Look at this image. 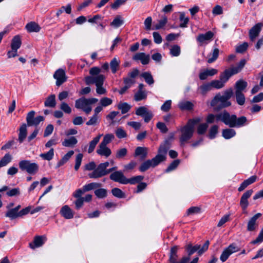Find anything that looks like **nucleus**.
<instances>
[{
	"label": "nucleus",
	"mask_w": 263,
	"mask_h": 263,
	"mask_svg": "<svg viewBox=\"0 0 263 263\" xmlns=\"http://www.w3.org/2000/svg\"><path fill=\"white\" fill-rule=\"evenodd\" d=\"M217 118L218 121H220L231 128L242 127L247 122V119L245 116L237 118L236 115L230 114L226 110L217 114Z\"/></svg>",
	"instance_id": "f257e3e1"
},
{
	"label": "nucleus",
	"mask_w": 263,
	"mask_h": 263,
	"mask_svg": "<svg viewBox=\"0 0 263 263\" xmlns=\"http://www.w3.org/2000/svg\"><path fill=\"white\" fill-rule=\"evenodd\" d=\"M233 95V89L230 88L223 92V95L220 93H217L211 101L210 105L213 108L215 111H218L220 110L228 107L231 105L230 99Z\"/></svg>",
	"instance_id": "f03ea898"
},
{
	"label": "nucleus",
	"mask_w": 263,
	"mask_h": 263,
	"mask_svg": "<svg viewBox=\"0 0 263 263\" xmlns=\"http://www.w3.org/2000/svg\"><path fill=\"white\" fill-rule=\"evenodd\" d=\"M201 121L199 118L190 119L186 125L181 129V135L180 137V145L183 146L192 137L195 126Z\"/></svg>",
	"instance_id": "7ed1b4c3"
},
{
	"label": "nucleus",
	"mask_w": 263,
	"mask_h": 263,
	"mask_svg": "<svg viewBox=\"0 0 263 263\" xmlns=\"http://www.w3.org/2000/svg\"><path fill=\"white\" fill-rule=\"evenodd\" d=\"M105 78L103 74L97 77L86 76L85 77V82L87 85L95 84L97 87L96 92L99 95H103L106 93L105 88L102 87Z\"/></svg>",
	"instance_id": "20e7f679"
},
{
	"label": "nucleus",
	"mask_w": 263,
	"mask_h": 263,
	"mask_svg": "<svg viewBox=\"0 0 263 263\" xmlns=\"http://www.w3.org/2000/svg\"><path fill=\"white\" fill-rule=\"evenodd\" d=\"M20 168L22 171H26L31 175H35L39 170V165L34 162H31L29 160H24L18 163Z\"/></svg>",
	"instance_id": "39448f33"
},
{
	"label": "nucleus",
	"mask_w": 263,
	"mask_h": 263,
	"mask_svg": "<svg viewBox=\"0 0 263 263\" xmlns=\"http://www.w3.org/2000/svg\"><path fill=\"white\" fill-rule=\"evenodd\" d=\"M108 162L99 164L96 169L88 174L90 178L97 179L107 175V167L109 166Z\"/></svg>",
	"instance_id": "423d86ee"
},
{
	"label": "nucleus",
	"mask_w": 263,
	"mask_h": 263,
	"mask_svg": "<svg viewBox=\"0 0 263 263\" xmlns=\"http://www.w3.org/2000/svg\"><path fill=\"white\" fill-rule=\"evenodd\" d=\"M108 162L99 164L96 169L88 174L90 178L97 179L107 175V167L109 166Z\"/></svg>",
	"instance_id": "0eeeda50"
},
{
	"label": "nucleus",
	"mask_w": 263,
	"mask_h": 263,
	"mask_svg": "<svg viewBox=\"0 0 263 263\" xmlns=\"http://www.w3.org/2000/svg\"><path fill=\"white\" fill-rule=\"evenodd\" d=\"M231 77L228 72L224 70L223 72L220 73L219 80H215L211 82L212 88L219 89L223 88L225 85V83L229 81Z\"/></svg>",
	"instance_id": "6e6552de"
},
{
	"label": "nucleus",
	"mask_w": 263,
	"mask_h": 263,
	"mask_svg": "<svg viewBox=\"0 0 263 263\" xmlns=\"http://www.w3.org/2000/svg\"><path fill=\"white\" fill-rule=\"evenodd\" d=\"M31 209V206H28L22 210L20 212H17L13 208L10 209L5 213V216L10 218V220H14L18 217H22L23 216L28 214L30 210Z\"/></svg>",
	"instance_id": "1a4fd4ad"
},
{
	"label": "nucleus",
	"mask_w": 263,
	"mask_h": 263,
	"mask_svg": "<svg viewBox=\"0 0 263 263\" xmlns=\"http://www.w3.org/2000/svg\"><path fill=\"white\" fill-rule=\"evenodd\" d=\"M178 250V247L177 246H173L171 248L169 254V263H187L190 260V257L189 256H183L179 261H177L178 257L177 255Z\"/></svg>",
	"instance_id": "9d476101"
},
{
	"label": "nucleus",
	"mask_w": 263,
	"mask_h": 263,
	"mask_svg": "<svg viewBox=\"0 0 263 263\" xmlns=\"http://www.w3.org/2000/svg\"><path fill=\"white\" fill-rule=\"evenodd\" d=\"M240 250V248L237 246L235 243L230 244L228 247L225 248L222 251L220 259L222 262H225L229 257V256Z\"/></svg>",
	"instance_id": "9b49d317"
},
{
	"label": "nucleus",
	"mask_w": 263,
	"mask_h": 263,
	"mask_svg": "<svg viewBox=\"0 0 263 263\" xmlns=\"http://www.w3.org/2000/svg\"><path fill=\"white\" fill-rule=\"evenodd\" d=\"M35 111L31 110L29 111L26 116V121L28 126H37L40 123L44 120V117L41 116L34 117Z\"/></svg>",
	"instance_id": "f8f14e48"
},
{
	"label": "nucleus",
	"mask_w": 263,
	"mask_h": 263,
	"mask_svg": "<svg viewBox=\"0 0 263 263\" xmlns=\"http://www.w3.org/2000/svg\"><path fill=\"white\" fill-rule=\"evenodd\" d=\"M135 114L137 116L143 118L145 122L148 123L153 117V114L152 111L148 110L145 106H141L137 108Z\"/></svg>",
	"instance_id": "ddd939ff"
},
{
	"label": "nucleus",
	"mask_w": 263,
	"mask_h": 263,
	"mask_svg": "<svg viewBox=\"0 0 263 263\" xmlns=\"http://www.w3.org/2000/svg\"><path fill=\"white\" fill-rule=\"evenodd\" d=\"M159 158L154 157L151 160H148L143 162L139 167V171L144 172L150 167H154L160 163Z\"/></svg>",
	"instance_id": "4468645a"
},
{
	"label": "nucleus",
	"mask_w": 263,
	"mask_h": 263,
	"mask_svg": "<svg viewBox=\"0 0 263 263\" xmlns=\"http://www.w3.org/2000/svg\"><path fill=\"white\" fill-rule=\"evenodd\" d=\"M53 77L56 79V85L61 86L67 80V77L65 74V70L60 68L56 70L53 74Z\"/></svg>",
	"instance_id": "2eb2a0df"
},
{
	"label": "nucleus",
	"mask_w": 263,
	"mask_h": 263,
	"mask_svg": "<svg viewBox=\"0 0 263 263\" xmlns=\"http://www.w3.org/2000/svg\"><path fill=\"white\" fill-rule=\"evenodd\" d=\"M47 238L44 235H37L34 237L32 242L29 243V247L32 249H35L37 248L42 247L46 242Z\"/></svg>",
	"instance_id": "dca6fc26"
},
{
	"label": "nucleus",
	"mask_w": 263,
	"mask_h": 263,
	"mask_svg": "<svg viewBox=\"0 0 263 263\" xmlns=\"http://www.w3.org/2000/svg\"><path fill=\"white\" fill-rule=\"evenodd\" d=\"M110 179L121 184H126L127 178L121 171H116L110 175Z\"/></svg>",
	"instance_id": "f3484780"
},
{
	"label": "nucleus",
	"mask_w": 263,
	"mask_h": 263,
	"mask_svg": "<svg viewBox=\"0 0 263 263\" xmlns=\"http://www.w3.org/2000/svg\"><path fill=\"white\" fill-rule=\"evenodd\" d=\"M246 63L245 59H241L238 64L235 66H231L229 68L226 69V70L228 72L229 75L232 77L239 73L243 68Z\"/></svg>",
	"instance_id": "a211bd4d"
},
{
	"label": "nucleus",
	"mask_w": 263,
	"mask_h": 263,
	"mask_svg": "<svg viewBox=\"0 0 263 263\" xmlns=\"http://www.w3.org/2000/svg\"><path fill=\"white\" fill-rule=\"evenodd\" d=\"M262 27L263 24L262 23H258L251 28L249 32V37L251 41H254L259 35Z\"/></svg>",
	"instance_id": "6ab92c4d"
},
{
	"label": "nucleus",
	"mask_w": 263,
	"mask_h": 263,
	"mask_svg": "<svg viewBox=\"0 0 263 263\" xmlns=\"http://www.w3.org/2000/svg\"><path fill=\"white\" fill-rule=\"evenodd\" d=\"M253 192V190H249L245 192L240 200V205L243 210H246L249 205L248 199L251 197Z\"/></svg>",
	"instance_id": "aec40b11"
},
{
	"label": "nucleus",
	"mask_w": 263,
	"mask_h": 263,
	"mask_svg": "<svg viewBox=\"0 0 263 263\" xmlns=\"http://www.w3.org/2000/svg\"><path fill=\"white\" fill-rule=\"evenodd\" d=\"M214 33L211 31H209L205 34H199L197 37V41L201 44H203L212 41Z\"/></svg>",
	"instance_id": "412c9836"
},
{
	"label": "nucleus",
	"mask_w": 263,
	"mask_h": 263,
	"mask_svg": "<svg viewBox=\"0 0 263 263\" xmlns=\"http://www.w3.org/2000/svg\"><path fill=\"white\" fill-rule=\"evenodd\" d=\"M261 216V214L258 213L250 218L247 224V230L248 231H253L256 229V227H257L256 220Z\"/></svg>",
	"instance_id": "4be33fe9"
},
{
	"label": "nucleus",
	"mask_w": 263,
	"mask_h": 263,
	"mask_svg": "<svg viewBox=\"0 0 263 263\" xmlns=\"http://www.w3.org/2000/svg\"><path fill=\"white\" fill-rule=\"evenodd\" d=\"M133 59L135 61H140L143 65H146L149 63L150 57L149 55L144 52H139L136 53L133 57Z\"/></svg>",
	"instance_id": "5701e85b"
},
{
	"label": "nucleus",
	"mask_w": 263,
	"mask_h": 263,
	"mask_svg": "<svg viewBox=\"0 0 263 263\" xmlns=\"http://www.w3.org/2000/svg\"><path fill=\"white\" fill-rule=\"evenodd\" d=\"M60 213L61 215L66 219H72L74 216V212L69 206L67 205L62 207Z\"/></svg>",
	"instance_id": "b1692460"
},
{
	"label": "nucleus",
	"mask_w": 263,
	"mask_h": 263,
	"mask_svg": "<svg viewBox=\"0 0 263 263\" xmlns=\"http://www.w3.org/2000/svg\"><path fill=\"white\" fill-rule=\"evenodd\" d=\"M218 70L216 69H206L204 71L200 72L199 74V78L201 80H204L207 79L208 77L213 76L217 74Z\"/></svg>",
	"instance_id": "393cba45"
},
{
	"label": "nucleus",
	"mask_w": 263,
	"mask_h": 263,
	"mask_svg": "<svg viewBox=\"0 0 263 263\" xmlns=\"http://www.w3.org/2000/svg\"><path fill=\"white\" fill-rule=\"evenodd\" d=\"M168 149L169 148L164 144L160 145L158 149V154L155 156V157L159 158V160H160V163L166 160V155Z\"/></svg>",
	"instance_id": "a878e982"
},
{
	"label": "nucleus",
	"mask_w": 263,
	"mask_h": 263,
	"mask_svg": "<svg viewBox=\"0 0 263 263\" xmlns=\"http://www.w3.org/2000/svg\"><path fill=\"white\" fill-rule=\"evenodd\" d=\"M97 153L101 156L108 157L111 154V151L109 148L106 145L99 144L98 148L96 151Z\"/></svg>",
	"instance_id": "bb28decb"
},
{
	"label": "nucleus",
	"mask_w": 263,
	"mask_h": 263,
	"mask_svg": "<svg viewBox=\"0 0 263 263\" xmlns=\"http://www.w3.org/2000/svg\"><path fill=\"white\" fill-rule=\"evenodd\" d=\"M248 86V83L246 81L240 79L238 80L235 84V92H243Z\"/></svg>",
	"instance_id": "cd10ccee"
},
{
	"label": "nucleus",
	"mask_w": 263,
	"mask_h": 263,
	"mask_svg": "<svg viewBox=\"0 0 263 263\" xmlns=\"http://www.w3.org/2000/svg\"><path fill=\"white\" fill-rule=\"evenodd\" d=\"M27 134V125L25 123L23 124L19 129L18 140L20 143H22L26 138Z\"/></svg>",
	"instance_id": "c85d7f7f"
},
{
	"label": "nucleus",
	"mask_w": 263,
	"mask_h": 263,
	"mask_svg": "<svg viewBox=\"0 0 263 263\" xmlns=\"http://www.w3.org/2000/svg\"><path fill=\"white\" fill-rule=\"evenodd\" d=\"M178 106L181 110L191 111L193 109L194 105L192 102L186 101L180 102Z\"/></svg>",
	"instance_id": "c756f323"
},
{
	"label": "nucleus",
	"mask_w": 263,
	"mask_h": 263,
	"mask_svg": "<svg viewBox=\"0 0 263 263\" xmlns=\"http://www.w3.org/2000/svg\"><path fill=\"white\" fill-rule=\"evenodd\" d=\"M147 155V148L144 147H137L135 151V156H140L141 160L145 159Z\"/></svg>",
	"instance_id": "7c9ffc66"
},
{
	"label": "nucleus",
	"mask_w": 263,
	"mask_h": 263,
	"mask_svg": "<svg viewBox=\"0 0 263 263\" xmlns=\"http://www.w3.org/2000/svg\"><path fill=\"white\" fill-rule=\"evenodd\" d=\"M200 248V245H195L193 246L192 244H187L184 247L185 251L186 252L188 256L190 258V256L193 254L195 252L198 251Z\"/></svg>",
	"instance_id": "2f4dec72"
},
{
	"label": "nucleus",
	"mask_w": 263,
	"mask_h": 263,
	"mask_svg": "<svg viewBox=\"0 0 263 263\" xmlns=\"http://www.w3.org/2000/svg\"><path fill=\"white\" fill-rule=\"evenodd\" d=\"M26 29L29 32H38L41 30L40 26L34 22L28 23L26 25Z\"/></svg>",
	"instance_id": "473e14b6"
},
{
	"label": "nucleus",
	"mask_w": 263,
	"mask_h": 263,
	"mask_svg": "<svg viewBox=\"0 0 263 263\" xmlns=\"http://www.w3.org/2000/svg\"><path fill=\"white\" fill-rule=\"evenodd\" d=\"M45 107L53 108L56 105L55 95H50L46 99L44 102Z\"/></svg>",
	"instance_id": "72a5a7b5"
},
{
	"label": "nucleus",
	"mask_w": 263,
	"mask_h": 263,
	"mask_svg": "<svg viewBox=\"0 0 263 263\" xmlns=\"http://www.w3.org/2000/svg\"><path fill=\"white\" fill-rule=\"evenodd\" d=\"M120 61L119 59L115 57L110 62V67L111 72L115 73L119 69L120 66Z\"/></svg>",
	"instance_id": "f704fd0d"
},
{
	"label": "nucleus",
	"mask_w": 263,
	"mask_h": 263,
	"mask_svg": "<svg viewBox=\"0 0 263 263\" xmlns=\"http://www.w3.org/2000/svg\"><path fill=\"white\" fill-rule=\"evenodd\" d=\"M167 23V17L165 15L161 16V18L158 21V23L154 25L153 29L159 30L163 28Z\"/></svg>",
	"instance_id": "c9c22d12"
},
{
	"label": "nucleus",
	"mask_w": 263,
	"mask_h": 263,
	"mask_svg": "<svg viewBox=\"0 0 263 263\" xmlns=\"http://www.w3.org/2000/svg\"><path fill=\"white\" fill-rule=\"evenodd\" d=\"M78 143V140L75 137H70L68 139H65L62 142V145L65 147H73Z\"/></svg>",
	"instance_id": "e433bc0d"
},
{
	"label": "nucleus",
	"mask_w": 263,
	"mask_h": 263,
	"mask_svg": "<svg viewBox=\"0 0 263 263\" xmlns=\"http://www.w3.org/2000/svg\"><path fill=\"white\" fill-rule=\"evenodd\" d=\"M73 154L74 152L73 151H70L67 153L57 163V167H59L66 163L73 155Z\"/></svg>",
	"instance_id": "4c0bfd02"
},
{
	"label": "nucleus",
	"mask_w": 263,
	"mask_h": 263,
	"mask_svg": "<svg viewBox=\"0 0 263 263\" xmlns=\"http://www.w3.org/2000/svg\"><path fill=\"white\" fill-rule=\"evenodd\" d=\"M236 135V132L232 128H226L222 130V136L226 139H229Z\"/></svg>",
	"instance_id": "58836bf2"
},
{
	"label": "nucleus",
	"mask_w": 263,
	"mask_h": 263,
	"mask_svg": "<svg viewBox=\"0 0 263 263\" xmlns=\"http://www.w3.org/2000/svg\"><path fill=\"white\" fill-rule=\"evenodd\" d=\"M102 135H99L98 136L95 137L92 140L89 142V147L88 149V153L89 154L91 153L95 149L97 143L99 142Z\"/></svg>",
	"instance_id": "ea45409f"
},
{
	"label": "nucleus",
	"mask_w": 263,
	"mask_h": 263,
	"mask_svg": "<svg viewBox=\"0 0 263 263\" xmlns=\"http://www.w3.org/2000/svg\"><path fill=\"white\" fill-rule=\"evenodd\" d=\"M22 44L21 38L18 35H15L12 39L11 47L12 50H17L20 48Z\"/></svg>",
	"instance_id": "a19ab883"
},
{
	"label": "nucleus",
	"mask_w": 263,
	"mask_h": 263,
	"mask_svg": "<svg viewBox=\"0 0 263 263\" xmlns=\"http://www.w3.org/2000/svg\"><path fill=\"white\" fill-rule=\"evenodd\" d=\"M87 100L85 98H80L76 101L75 107L78 109H83L86 106H88Z\"/></svg>",
	"instance_id": "79ce46f5"
},
{
	"label": "nucleus",
	"mask_w": 263,
	"mask_h": 263,
	"mask_svg": "<svg viewBox=\"0 0 263 263\" xmlns=\"http://www.w3.org/2000/svg\"><path fill=\"white\" fill-rule=\"evenodd\" d=\"M117 107L121 111L122 114H125L128 112L132 107L127 103L121 102L118 104Z\"/></svg>",
	"instance_id": "37998d69"
},
{
	"label": "nucleus",
	"mask_w": 263,
	"mask_h": 263,
	"mask_svg": "<svg viewBox=\"0 0 263 263\" xmlns=\"http://www.w3.org/2000/svg\"><path fill=\"white\" fill-rule=\"evenodd\" d=\"M144 179V176L139 175L133 177L129 179L127 178L126 184H135L136 183H139L141 182Z\"/></svg>",
	"instance_id": "c03bdc74"
},
{
	"label": "nucleus",
	"mask_w": 263,
	"mask_h": 263,
	"mask_svg": "<svg viewBox=\"0 0 263 263\" xmlns=\"http://www.w3.org/2000/svg\"><path fill=\"white\" fill-rule=\"evenodd\" d=\"M235 95L237 103L240 106L244 105L246 98L243 92H235Z\"/></svg>",
	"instance_id": "a18cd8bd"
},
{
	"label": "nucleus",
	"mask_w": 263,
	"mask_h": 263,
	"mask_svg": "<svg viewBox=\"0 0 263 263\" xmlns=\"http://www.w3.org/2000/svg\"><path fill=\"white\" fill-rule=\"evenodd\" d=\"M111 193L115 197L118 198H124L125 197V194L119 188L115 187L111 190Z\"/></svg>",
	"instance_id": "49530a36"
},
{
	"label": "nucleus",
	"mask_w": 263,
	"mask_h": 263,
	"mask_svg": "<svg viewBox=\"0 0 263 263\" xmlns=\"http://www.w3.org/2000/svg\"><path fill=\"white\" fill-rule=\"evenodd\" d=\"M54 156V149L51 148L47 153H42L40 156L44 160L50 161L52 159Z\"/></svg>",
	"instance_id": "de8ad7c7"
},
{
	"label": "nucleus",
	"mask_w": 263,
	"mask_h": 263,
	"mask_svg": "<svg viewBox=\"0 0 263 263\" xmlns=\"http://www.w3.org/2000/svg\"><path fill=\"white\" fill-rule=\"evenodd\" d=\"M101 185L99 183L92 182L84 185L83 189L84 191L86 192L98 188L101 186Z\"/></svg>",
	"instance_id": "09e8293b"
},
{
	"label": "nucleus",
	"mask_w": 263,
	"mask_h": 263,
	"mask_svg": "<svg viewBox=\"0 0 263 263\" xmlns=\"http://www.w3.org/2000/svg\"><path fill=\"white\" fill-rule=\"evenodd\" d=\"M124 23L123 20L120 15H117L110 23V25L115 28H118Z\"/></svg>",
	"instance_id": "8fccbe9b"
},
{
	"label": "nucleus",
	"mask_w": 263,
	"mask_h": 263,
	"mask_svg": "<svg viewBox=\"0 0 263 263\" xmlns=\"http://www.w3.org/2000/svg\"><path fill=\"white\" fill-rule=\"evenodd\" d=\"M147 97V93L145 91H138L134 95V100L136 101H140L145 99Z\"/></svg>",
	"instance_id": "3c124183"
},
{
	"label": "nucleus",
	"mask_w": 263,
	"mask_h": 263,
	"mask_svg": "<svg viewBox=\"0 0 263 263\" xmlns=\"http://www.w3.org/2000/svg\"><path fill=\"white\" fill-rule=\"evenodd\" d=\"M95 194L98 198L103 199L107 197V191L105 189H99L95 191Z\"/></svg>",
	"instance_id": "603ef678"
},
{
	"label": "nucleus",
	"mask_w": 263,
	"mask_h": 263,
	"mask_svg": "<svg viewBox=\"0 0 263 263\" xmlns=\"http://www.w3.org/2000/svg\"><path fill=\"white\" fill-rule=\"evenodd\" d=\"M179 20L181 22V23L179 25V27L181 28L186 27L189 21V18L187 17H185V14L182 12L180 13Z\"/></svg>",
	"instance_id": "864d4df0"
},
{
	"label": "nucleus",
	"mask_w": 263,
	"mask_h": 263,
	"mask_svg": "<svg viewBox=\"0 0 263 263\" xmlns=\"http://www.w3.org/2000/svg\"><path fill=\"white\" fill-rule=\"evenodd\" d=\"M114 138L115 136L113 134H106L104 136L103 140L100 144L107 146V145L109 144Z\"/></svg>",
	"instance_id": "5fc2aeb1"
},
{
	"label": "nucleus",
	"mask_w": 263,
	"mask_h": 263,
	"mask_svg": "<svg viewBox=\"0 0 263 263\" xmlns=\"http://www.w3.org/2000/svg\"><path fill=\"white\" fill-rule=\"evenodd\" d=\"M141 76L143 78L145 82L149 85H152L154 83V80L152 74L148 72H145L142 73Z\"/></svg>",
	"instance_id": "6e6d98bb"
},
{
	"label": "nucleus",
	"mask_w": 263,
	"mask_h": 263,
	"mask_svg": "<svg viewBox=\"0 0 263 263\" xmlns=\"http://www.w3.org/2000/svg\"><path fill=\"white\" fill-rule=\"evenodd\" d=\"M11 159V156L9 154H6L0 160V168L7 165Z\"/></svg>",
	"instance_id": "4d7b16f0"
},
{
	"label": "nucleus",
	"mask_w": 263,
	"mask_h": 263,
	"mask_svg": "<svg viewBox=\"0 0 263 263\" xmlns=\"http://www.w3.org/2000/svg\"><path fill=\"white\" fill-rule=\"evenodd\" d=\"M180 163V160L179 159H176L174 160L165 170V173H169L172 171L175 170Z\"/></svg>",
	"instance_id": "13d9d810"
},
{
	"label": "nucleus",
	"mask_w": 263,
	"mask_h": 263,
	"mask_svg": "<svg viewBox=\"0 0 263 263\" xmlns=\"http://www.w3.org/2000/svg\"><path fill=\"white\" fill-rule=\"evenodd\" d=\"M201 212V208L198 206H192L186 212V216H189L194 214H199Z\"/></svg>",
	"instance_id": "bf43d9fd"
},
{
	"label": "nucleus",
	"mask_w": 263,
	"mask_h": 263,
	"mask_svg": "<svg viewBox=\"0 0 263 263\" xmlns=\"http://www.w3.org/2000/svg\"><path fill=\"white\" fill-rule=\"evenodd\" d=\"M219 49L218 48H215L212 54L210 55V57L208 60V63H212L216 60L219 55Z\"/></svg>",
	"instance_id": "052dcab7"
},
{
	"label": "nucleus",
	"mask_w": 263,
	"mask_h": 263,
	"mask_svg": "<svg viewBox=\"0 0 263 263\" xmlns=\"http://www.w3.org/2000/svg\"><path fill=\"white\" fill-rule=\"evenodd\" d=\"M199 89L201 90V93L203 95L205 94L208 91H210L212 89V86L211 84V82L210 83H207L201 85L199 87Z\"/></svg>",
	"instance_id": "680f3d73"
},
{
	"label": "nucleus",
	"mask_w": 263,
	"mask_h": 263,
	"mask_svg": "<svg viewBox=\"0 0 263 263\" xmlns=\"http://www.w3.org/2000/svg\"><path fill=\"white\" fill-rule=\"evenodd\" d=\"M170 53L173 57H178L180 54V48L178 45H174L170 49Z\"/></svg>",
	"instance_id": "e2e57ef3"
},
{
	"label": "nucleus",
	"mask_w": 263,
	"mask_h": 263,
	"mask_svg": "<svg viewBox=\"0 0 263 263\" xmlns=\"http://www.w3.org/2000/svg\"><path fill=\"white\" fill-rule=\"evenodd\" d=\"M218 127L217 125H213L212 126L210 130L209 133V137L211 139H213L215 138L216 134L218 132Z\"/></svg>",
	"instance_id": "0e129e2a"
},
{
	"label": "nucleus",
	"mask_w": 263,
	"mask_h": 263,
	"mask_svg": "<svg viewBox=\"0 0 263 263\" xmlns=\"http://www.w3.org/2000/svg\"><path fill=\"white\" fill-rule=\"evenodd\" d=\"M127 154V150L126 148H122L118 149L116 154V157L117 159H121Z\"/></svg>",
	"instance_id": "69168bd1"
},
{
	"label": "nucleus",
	"mask_w": 263,
	"mask_h": 263,
	"mask_svg": "<svg viewBox=\"0 0 263 263\" xmlns=\"http://www.w3.org/2000/svg\"><path fill=\"white\" fill-rule=\"evenodd\" d=\"M83 155L82 154H79L77 155L76 158V163L74 165V170L76 171H78L79 168H80V166L81 164L82 158H83Z\"/></svg>",
	"instance_id": "338daca9"
},
{
	"label": "nucleus",
	"mask_w": 263,
	"mask_h": 263,
	"mask_svg": "<svg viewBox=\"0 0 263 263\" xmlns=\"http://www.w3.org/2000/svg\"><path fill=\"white\" fill-rule=\"evenodd\" d=\"M208 125L207 123H202L199 124L197 128V133L199 135L204 134L207 130Z\"/></svg>",
	"instance_id": "774afa93"
}]
</instances>
